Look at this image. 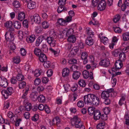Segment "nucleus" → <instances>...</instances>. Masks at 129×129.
<instances>
[{"mask_svg": "<svg viewBox=\"0 0 129 129\" xmlns=\"http://www.w3.org/2000/svg\"><path fill=\"white\" fill-rule=\"evenodd\" d=\"M38 101L41 102H44L45 101V97L42 95H41L38 97Z\"/></svg>", "mask_w": 129, "mask_h": 129, "instance_id": "nucleus-39", "label": "nucleus"}, {"mask_svg": "<svg viewBox=\"0 0 129 129\" xmlns=\"http://www.w3.org/2000/svg\"><path fill=\"white\" fill-rule=\"evenodd\" d=\"M41 49L42 51L45 52H47L48 51V48L47 45L45 44L42 45Z\"/></svg>", "mask_w": 129, "mask_h": 129, "instance_id": "nucleus-51", "label": "nucleus"}, {"mask_svg": "<svg viewBox=\"0 0 129 129\" xmlns=\"http://www.w3.org/2000/svg\"><path fill=\"white\" fill-rule=\"evenodd\" d=\"M70 72L68 68H65L63 69L62 72V75L64 77L68 76Z\"/></svg>", "mask_w": 129, "mask_h": 129, "instance_id": "nucleus-17", "label": "nucleus"}, {"mask_svg": "<svg viewBox=\"0 0 129 129\" xmlns=\"http://www.w3.org/2000/svg\"><path fill=\"white\" fill-rule=\"evenodd\" d=\"M113 28L114 31L116 33H120L121 32V29L119 27H114Z\"/></svg>", "mask_w": 129, "mask_h": 129, "instance_id": "nucleus-50", "label": "nucleus"}, {"mask_svg": "<svg viewBox=\"0 0 129 129\" xmlns=\"http://www.w3.org/2000/svg\"><path fill=\"white\" fill-rule=\"evenodd\" d=\"M79 85L82 87H84L86 85V83L85 81L83 79H81L78 82Z\"/></svg>", "mask_w": 129, "mask_h": 129, "instance_id": "nucleus-45", "label": "nucleus"}, {"mask_svg": "<svg viewBox=\"0 0 129 129\" xmlns=\"http://www.w3.org/2000/svg\"><path fill=\"white\" fill-rule=\"evenodd\" d=\"M93 38L94 37H87L85 42L86 45L89 46H91L93 45L94 42Z\"/></svg>", "mask_w": 129, "mask_h": 129, "instance_id": "nucleus-10", "label": "nucleus"}, {"mask_svg": "<svg viewBox=\"0 0 129 129\" xmlns=\"http://www.w3.org/2000/svg\"><path fill=\"white\" fill-rule=\"evenodd\" d=\"M10 44V48L11 50H12V51L13 52V51L16 48V47L15 44H14L12 42L11 43H9Z\"/></svg>", "mask_w": 129, "mask_h": 129, "instance_id": "nucleus-49", "label": "nucleus"}, {"mask_svg": "<svg viewBox=\"0 0 129 129\" xmlns=\"http://www.w3.org/2000/svg\"><path fill=\"white\" fill-rule=\"evenodd\" d=\"M35 39V36L33 35L27 37L26 40L27 42L32 43L34 42Z\"/></svg>", "mask_w": 129, "mask_h": 129, "instance_id": "nucleus-21", "label": "nucleus"}, {"mask_svg": "<svg viewBox=\"0 0 129 129\" xmlns=\"http://www.w3.org/2000/svg\"><path fill=\"white\" fill-rule=\"evenodd\" d=\"M123 40L124 41H127L129 40V32H125L122 35Z\"/></svg>", "mask_w": 129, "mask_h": 129, "instance_id": "nucleus-23", "label": "nucleus"}, {"mask_svg": "<svg viewBox=\"0 0 129 129\" xmlns=\"http://www.w3.org/2000/svg\"><path fill=\"white\" fill-rule=\"evenodd\" d=\"M57 37V36L54 32H51L50 33L49 36L45 38L44 40L51 47H54L56 44V39Z\"/></svg>", "mask_w": 129, "mask_h": 129, "instance_id": "nucleus-2", "label": "nucleus"}, {"mask_svg": "<svg viewBox=\"0 0 129 129\" xmlns=\"http://www.w3.org/2000/svg\"><path fill=\"white\" fill-rule=\"evenodd\" d=\"M109 94L106 91H103L101 94L102 97L104 100L109 98Z\"/></svg>", "mask_w": 129, "mask_h": 129, "instance_id": "nucleus-28", "label": "nucleus"}, {"mask_svg": "<svg viewBox=\"0 0 129 129\" xmlns=\"http://www.w3.org/2000/svg\"><path fill=\"white\" fill-rule=\"evenodd\" d=\"M57 23L59 24L62 26L65 25L66 24L65 20L62 18L59 19L57 20Z\"/></svg>", "mask_w": 129, "mask_h": 129, "instance_id": "nucleus-32", "label": "nucleus"}, {"mask_svg": "<svg viewBox=\"0 0 129 129\" xmlns=\"http://www.w3.org/2000/svg\"><path fill=\"white\" fill-rule=\"evenodd\" d=\"M115 67H113L112 68V71L115 72V70L117 71V70H118L119 69H120L118 68V67L119 68V66L118 62H117V61H116L115 63Z\"/></svg>", "mask_w": 129, "mask_h": 129, "instance_id": "nucleus-40", "label": "nucleus"}, {"mask_svg": "<svg viewBox=\"0 0 129 129\" xmlns=\"http://www.w3.org/2000/svg\"><path fill=\"white\" fill-rule=\"evenodd\" d=\"M119 53V50L116 49L113 52L112 54L115 57H116L118 56Z\"/></svg>", "mask_w": 129, "mask_h": 129, "instance_id": "nucleus-62", "label": "nucleus"}, {"mask_svg": "<svg viewBox=\"0 0 129 129\" xmlns=\"http://www.w3.org/2000/svg\"><path fill=\"white\" fill-rule=\"evenodd\" d=\"M78 96V95L77 93H74L71 96V99L73 101H74L76 100Z\"/></svg>", "mask_w": 129, "mask_h": 129, "instance_id": "nucleus-54", "label": "nucleus"}, {"mask_svg": "<svg viewBox=\"0 0 129 129\" xmlns=\"http://www.w3.org/2000/svg\"><path fill=\"white\" fill-rule=\"evenodd\" d=\"M99 1L100 0H93L92 2V6L93 7H96Z\"/></svg>", "mask_w": 129, "mask_h": 129, "instance_id": "nucleus-58", "label": "nucleus"}, {"mask_svg": "<svg viewBox=\"0 0 129 129\" xmlns=\"http://www.w3.org/2000/svg\"><path fill=\"white\" fill-rule=\"evenodd\" d=\"M80 74L81 73L79 72H74L72 75L73 78L74 79L77 80L79 77Z\"/></svg>", "mask_w": 129, "mask_h": 129, "instance_id": "nucleus-26", "label": "nucleus"}, {"mask_svg": "<svg viewBox=\"0 0 129 129\" xmlns=\"http://www.w3.org/2000/svg\"><path fill=\"white\" fill-rule=\"evenodd\" d=\"M26 99H25V100ZM31 105L30 103L27 101H25V111H29L31 109Z\"/></svg>", "mask_w": 129, "mask_h": 129, "instance_id": "nucleus-14", "label": "nucleus"}, {"mask_svg": "<svg viewBox=\"0 0 129 129\" xmlns=\"http://www.w3.org/2000/svg\"><path fill=\"white\" fill-rule=\"evenodd\" d=\"M42 71L41 69L36 70L34 73V76L36 77H38L41 74Z\"/></svg>", "mask_w": 129, "mask_h": 129, "instance_id": "nucleus-35", "label": "nucleus"}, {"mask_svg": "<svg viewBox=\"0 0 129 129\" xmlns=\"http://www.w3.org/2000/svg\"><path fill=\"white\" fill-rule=\"evenodd\" d=\"M34 52L35 54L38 57L42 53L40 49L37 48H36L34 49Z\"/></svg>", "mask_w": 129, "mask_h": 129, "instance_id": "nucleus-34", "label": "nucleus"}, {"mask_svg": "<svg viewBox=\"0 0 129 129\" xmlns=\"http://www.w3.org/2000/svg\"><path fill=\"white\" fill-rule=\"evenodd\" d=\"M86 32L87 35V37H94V32L91 30V28L87 27L86 29Z\"/></svg>", "mask_w": 129, "mask_h": 129, "instance_id": "nucleus-15", "label": "nucleus"}, {"mask_svg": "<svg viewBox=\"0 0 129 129\" xmlns=\"http://www.w3.org/2000/svg\"><path fill=\"white\" fill-rule=\"evenodd\" d=\"M31 20L32 22H34L35 23L39 24L41 21L40 17L38 14H35L30 17Z\"/></svg>", "mask_w": 129, "mask_h": 129, "instance_id": "nucleus-8", "label": "nucleus"}, {"mask_svg": "<svg viewBox=\"0 0 129 129\" xmlns=\"http://www.w3.org/2000/svg\"><path fill=\"white\" fill-rule=\"evenodd\" d=\"M110 60L108 58H106L101 60L99 63L100 65L105 67H107L110 64Z\"/></svg>", "mask_w": 129, "mask_h": 129, "instance_id": "nucleus-9", "label": "nucleus"}, {"mask_svg": "<svg viewBox=\"0 0 129 129\" xmlns=\"http://www.w3.org/2000/svg\"><path fill=\"white\" fill-rule=\"evenodd\" d=\"M13 5L16 8H18L20 7V3L19 2L15 1L12 3Z\"/></svg>", "mask_w": 129, "mask_h": 129, "instance_id": "nucleus-53", "label": "nucleus"}, {"mask_svg": "<svg viewBox=\"0 0 129 129\" xmlns=\"http://www.w3.org/2000/svg\"><path fill=\"white\" fill-rule=\"evenodd\" d=\"M13 24L12 22L11 21H8L5 24V26L7 28H10V27H12Z\"/></svg>", "mask_w": 129, "mask_h": 129, "instance_id": "nucleus-44", "label": "nucleus"}, {"mask_svg": "<svg viewBox=\"0 0 129 129\" xmlns=\"http://www.w3.org/2000/svg\"><path fill=\"white\" fill-rule=\"evenodd\" d=\"M28 8L30 9H32L35 8L36 6V3L35 2L31 1L27 4Z\"/></svg>", "mask_w": 129, "mask_h": 129, "instance_id": "nucleus-24", "label": "nucleus"}, {"mask_svg": "<svg viewBox=\"0 0 129 129\" xmlns=\"http://www.w3.org/2000/svg\"><path fill=\"white\" fill-rule=\"evenodd\" d=\"M77 104L78 107L82 108L84 106V102L80 100L77 103Z\"/></svg>", "mask_w": 129, "mask_h": 129, "instance_id": "nucleus-47", "label": "nucleus"}, {"mask_svg": "<svg viewBox=\"0 0 129 129\" xmlns=\"http://www.w3.org/2000/svg\"><path fill=\"white\" fill-rule=\"evenodd\" d=\"M49 24L48 21H44L42 23V26L43 28L46 29L48 28L49 26Z\"/></svg>", "mask_w": 129, "mask_h": 129, "instance_id": "nucleus-36", "label": "nucleus"}, {"mask_svg": "<svg viewBox=\"0 0 129 129\" xmlns=\"http://www.w3.org/2000/svg\"><path fill=\"white\" fill-rule=\"evenodd\" d=\"M42 28L39 26L36 27L35 29V32L37 34L41 33L42 31Z\"/></svg>", "mask_w": 129, "mask_h": 129, "instance_id": "nucleus-41", "label": "nucleus"}, {"mask_svg": "<svg viewBox=\"0 0 129 129\" xmlns=\"http://www.w3.org/2000/svg\"><path fill=\"white\" fill-rule=\"evenodd\" d=\"M18 20L22 21L23 20L22 22V24L23 26L24 24V13L22 12H20V13H18Z\"/></svg>", "mask_w": 129, "mask_h": 129, "instance_id": "nucleus-16", "label": "nucleus"}, {"mask_svg": "<svg viewBox=\"0 0 129 129\" xmlns=\"http://www.w3.org/2000/svg\"><path fill=\"white\" fill-rule=\"evenodd\" d=\"M39 118L38 115V114H35L32 118V120L36 122L38 119Z\"/></svg>", "mask_w": 129, "mask_h": 129, "instance_id": "nucleus-61", "label": "nucleus"}, {"mask_svg": "<svg viewBox=\"0 0 129 129\" xmlns=\"http://www.w3.org/2000/svg\"><path fill=\"white\" fill-rule=\"evenodd\" d=\"M106 6V2L104 0H102L98 3V10L100 11L104 10Z\"/></svg>", "mask_w": 129, "mask_h": 129, "instance_id": "nucleus-6", "label": "nucleus"}, {"mask_svg": "<svg viewBox=\"0 0 129 129\" xmlns=\"http://www.w3.org/2000/svg\"><path fill=\"white\" fill-rule=\"evenodd\" d=\"M38 57L39 60L41 62H44L47 59V58L46 55L43 53Z\"/></svg>", "mask_w": 129, "mask_h": 129, "instance_id": "nucleus-19", "label": "nucleus"}, {"mask_svg": "<svg viewBox=\"0 0 129 129\" xmlns=\"http://www.w3.org/2000/svg\"><path fill=\"white\" fill-rule=\"evenodd\" d=\"M82 74L84 78L85 79H87L89 77V72L86 70L82 72Z\"/></svg>", "mask_w": 129, "mask_h": 129, "instance_id": "nucleus-37", "label": "nucleus"}, {"mask_svg": "<svg viewBox=\"0 0 129 129\" xmlns=\"http://www.w3.org/2000/svg\"><path fill=\"white\" fill-rule=\"evenodd\" d=\"M128 5L129 3L126 1H125L121 7L122 11H124L126 8V6H128Z\"/></svg>", "mask_w": 129, "mask_h": 129, "instance_id": "nucleus-42", "label": "nucleus"}, {"mask_svg": "<svg viewBox=\"0 0 129 129\" xmlns=\"http://www.w3.org/2000/svg\"><path fill=\"white\" fill-rule=\"evenodd\" d=\"M105 125L104 121H102L97 125V129H103L105 127Z\"/></svg>", "mask_w": 129, "mask_h": 129, "instance_id": "nucleus-33", "label": "nucleus"}, {"mask_svg": "<svg viewBox=\"0 0 129 129\" xmlns=\"http://www.w3.org/2000/svg\"><path fill=\"white\" fill-rule=\"evenodd\" d=\"M95 108L93 107H89L88 109V112L89 114L90 115H93L95 112Z\"/></svg>", "mask_w": 129, "mask_h": 129, "instance_id": "nucleus-30", "label": "nucleus"}, {"mask_svg": "<svg viewBox=\"0 0 129 129\" xmlns=\"http://www.w3.org/2000/svg\"><path fill=\"white\" fill-rule=\"evenodd\" d=\"M71 123L72 125L76 128L80 129H84L85 128V126L83 124L80 119L77 116H74L72 119Z\"/></svg>", "mask_w": 129, "mask_h": 129, "instance_id": "nucleus-3", "label": "nucleus"}, {"mask_svg": "<svg viewBox=\"0 0 129 129\" xmlns=\"http://www.w3.org/2000/svg\"><path fill=\"white\" fill-rule=\"evenodd\" d=\"M49 79L47 77H44L42 79V82L44 84H46L49 81Z\"/></svg>", "mask_w": 129, "mask_h": 129, "instance_id": "nucleus-59", "label": "nucleus"}, {"mask_svg": "<svg viewBox=\"0 0 129 129\" xmlns=\"http://www.w3.org/2000/svg\"><path fill=\"white\" fill-rule=\"evenodd\" d=\"M119 59L121 61H124L126 59V56L124 52L120 53L119 54Z\"/></svg>", "mask_w": 129, "mask_h": 129, "instance_id": "nucleus-29", "label": "nucleus"}, {"mask_svg": "<svg viewBox=\"0 0 129 129\" xmlns=\"http://www.w3.org/2000/svg\"><path fill=\"white\" fill-rule=\"evenodd\" d=\"M13 24L14 27L18 29H20L21 26V23L20 22L17 21H14Z\"/></svg>", "mask_w": 129, "mask_h": 129, "instance_id": "nucleus-22", "label": "nucleus"}, {"mask_svg": "<svg viewBox=\"0 0 129 129\" xmlns=\"http://www.w3.org/2000/svg\"><path fill=\"white\" fill-rule=\"evenodd\" d=\"M8 83L7 79L3 76L0 77V86L3 87L5 88L7 87Z\"/></svg>", "mask_w": 129, "mask_h": 129, "instance_id": "nucleus-7", "label": "nucleus"}, {"mask_svg": "<svg viewBox=\"0 0 129 129\" xmlns=\"http://www.w3.org/2000/svg\"><path fill=\"white\" fill-rule=\"evenodd\" d=\"M38 107L39 110L41 111H42L44 110L45 107V105L44 106L43 104H40L38 105Z\"/></svg>", "mask_w": 129, "mask_h": 129, "instance_id": "nucleus-63", "label": "nucleus"}, {"mask_svg": "<svg viewBox=\"0 0 129 129\" xmlns=\"http://www.w3.org/2000/svg\"><path fill=\"white\" fill-rule=\"evenodd\" d=\"M84 101L85 104L95 106H98L100 102L99 98L96 95L93 94H89L84 96Z\"/></svg>", "mask_w": 129, "mask_h": 129, "instance_id": "nucleus-1", "label": "nucleus"}, {"mask_svg": "<svg viewBox=\"0 0 129 129\" xmlns=\"http://www.w3.org/2000/svg\"><path fill=\"white\" fill-rule=\"evenodd\" d=\"M68 42L74 43L76 40V38L75 35H72L68 37Z\"/></svg>", "mask_w": 129, "mask_h": 129, "instance_id": "nucleus-27", "label": "nucleus"}, {"mask_svg": "<svg viewBox=\"0 0 129 129\" xmlns=\"http://www.w3.org/2000/svg\"><path fill=\"white\" fill-rule=\"evenodd\" d=\"M111 109L109 107H105L103 109V111L104 113L108 114L110 112Z\"/></svg>", "mask_w": 129, "mask_h": 129, "instance_id": "nucleus-43", "label": "nucleus"}, {"mask_svg": "<svg viewBox=\"0 0 129 129\" xmlns=\"http://www.w3.org/2000/svg\"><path fill=\"white\" fill-rule=\"evenodd\" d=\"M46 73L48 77H50L53 74V71L51 69L49 70L46 72Z\"/></svg>", "mask_w": 129, "mask_h": 129, "instance_id": "nucleus-56", "label": "nucleus"}, {"mask_svg": "<svg viewBox=\"0 0 129 129\" xmlns=\"http://www.w3.org/2000/svg\"><path fill=\"white\" fill-rule=\"evenodd\" d=\"M44 39L45 37L43 36L39 37L36 40L35 44L36 46L37 47L39 46L42 41Z\"/></svg>", "mask_w": 129, "mask_h": 129, "instance_id": "nucleus-12", "label": "nucleus"}, {"mask_svg": "<svg viewBox=\"0 0 129 129\" xmlns=\"http://www.w3.org/2000/svg\"><path fill=\"white\" fill-rule=\"evenodd\" d=\"M120 18V15L119 14H117L115 16L113 20L114 22L116 23L119 20Z\"/></svg>", "mask_w": 129, "mask_h": 129, "instance_id": "nucleus-48", "label": "nucleus"}, {"mask_svg": "<svg viewBox=\"0 0 129 129\" xmlns=\"http://www.w3.org/2000/svg\"><path fill=\"white\" fill-rule=\"evenodd\" d=\"M100 37L101 42H103L105 45H106L108 43V39L106 37H101L100 36Z\"/></svg>", "mask_w": 129, "mask_h": 129, "instance_id": "nucleus-38", "label": "nucleus"}, {"mask_svg": "<svg viewBox=\"0 0 129 129\" xmlns=\"http://www.w3.org/2000/svg\"><path fill=\"white\" fill-rule=\"evenodd\" d=\"M13 92V88L9 87L7 88L6 90H3L2 93L5 98L7 99L8 96L11 95Z\"/></svg>", "mask_w": 129, "mask_h": 129, "instance_id": "nucleus-4", "label": "nucleus"}, {"mask_svg": "<svg viewBox=\"0 0 129 129\" xmlns=\"http://www.w3.org/2000/svg\"><path fill=\"white\" fill-rule=\"evenodd\" d=\"M66 32V36L67 37H68L72 35H73V34L74 33V30L72 28H70L68 29L66 31H64L62 33L64 34V32Z\"/></svg>", "mask_w": 129, "mask_h": 129, "instance_id": "nucleus-20", "label": "nucleus"}, {"mask_svg": "<svg viewBox=\"0 0 129 129\" xmlns=\"http://www.w3.org/2000/svg\"><path fill=\"white\" fill-rule=\"evenodd\" d=\"M44 66L47 68H49L51 66V62L50 61H47L44 62Z\"/></svg>", "mask_w": 129, "mask_h": 129, "instance_id": "nucleus-52", "label": "nucleus"}, {"mask_svg": "<svg viewBox=\"0 0 129 129\" xmlns=\"http://www.w3.org/2000/svg\"><path fill=\"white\" fill-rule=\"evenodd\" d=\"M5 38L6 40V44L8 42H9V43H11L14 39V36L12 35V33H6L5 34Z\"/></svg>", "mask_w": 129, "mask_h": 129, "instance_id": "nucleus-5", "label": "nucleus"}, {"mask_svg": "<svg viewBox=\"0 0 129 129\" xmlns=\"http://www.w3.org/2000/svg\"><path fill=\"white\" fill-rule=\"evenodd\" d=\"M41 82L40 79L39 78H37L34 81V84L35 85H38Z\"/></svg>", "mask_w": 129, "mask_h": 129, "instance_id": "nucleus-64", "label": "nucleus"}, {"mask_svg": "<svg viewBox=\"0 0 129 129\" xmlns=\"http://www.w3.org/2000/svg\"><path fill=\"white\" fill-rule=\"evenodd\" d=\"M23 32L22 31H20L18 33L19 39L21 40H22L23 38Z\"/></svg>", "mask_w": 129, "mask_h": 129, "instance_id": "nucleus-57", "label": "nucleus"}, {"mask_svg": "<svg viewBox=\"0 0 129 129\" xmlns=\"http://www.w3.org/2000/svg\"><path fill=\"white\" fill-rule=\"evenodd\" d=\"M29 22L28 20L27 19H25V28L26 29H25V35H26V36H27L28 34V28L29 27Z\"/></svg>", "mask_w": 129, "mask_h": 129, "instance_id": "nucleus-18", "label": "nucleus"}, {"mask_svg": "<svg viewBox=\"0 0 129 129\" xmlns=\"http://www.w3.org/2000/svg\"><path fill=\"white\" fill-rule=\"evenodd\" d=\"M80 50L81 58L82 59L87 58L88 56L87 53L86 52L83 51L82 50Z\"/></svg>", "mask_w": 129, "mask_h": 129, "instance_id": "nucleus-25", "label": "nucleus"}, {"mask_svg": "<svg viewBox=\"0 0 129 129\" xmlns=\"http://www.w3.org/2000/svg\"><path fill=\"white\" fill-rule=\"evenodd\" d=\"M29 88V85H26V83L25 82V99H26V97H25V95H26L30 91Z\"/></svg>", "mask_w": 129, "mask_h": 129, "instance_id": "nucleus-31", "label": "nucleus"}, {"mask_svg": "<svg viewBox=\"0 0 129 129\" xmlns=\"http://www.w3.org/2000/svg\"><path fill=\"white\" fill-rule=\"evenodd\" d=\"M94 119L97 120L100 119L101 115V113L99 110H96L93 115Z\"/></svg>", "mask_w": 129, "mask_h": 129, "instance_id": "nucleus-11", "label": "nucleus"}, {"mask_svg": "<svg viewBox=\"0 0 129 129\" xmlns=\"http://www.w3.org/2000/svg\"><path fill=\"white\" fill-rule=\"evenodd\" d=\"M52 122V125H58L60 123V119L58 117H56L53 119Z\"/></svg>", "mask_w": 129, "mask_h": 129, "instance_id": "nucleus-13", "label": "nucleus"}, {"mask_svg": "<svg viewBox=\"0 0 129 129\" xmlns=\"http://www.w3.org/2000/svg\"><path fill=\"white\" fill-rule=\"evenodd\" d=\"M111 103V101L109 98L104 100V103L106 105H109Z\"/></svg>", "mask_w": 129, "mask_h": 129, "instance_id": "nucleus-60", "label": "nucleus"}, {"mask_svg": "<svg viewBox=\"0 0 129 129\" xmlns=\"http://www.w3.org/2000/svg\"><path fill=\"white\" fill-rule=\"evenodd\" d=\"M16 78L17 80L19 81H21L24 79L23 75L20 74H19L17 75Z\"/></svg>", "mask_w": 129, "mask_h": 129, "instance_id": "nucleus-46", "label": "nucleus"}, {"mask_svg": "<svg viewBox=\"0 0 129 129\" xmlns=\"http://www.w3.org/2000/svg\"><path fill=\"white\" fill-rule=\"evenodd\" d=\"M77 62V60L74 58H72L70 59L69 61L70 64H74L76 63Z\"/></svg>", "mask_w": 129, "mask_h": 129, "instance_id": "nucleus-55", "label": "nucleus"}]
</instances>
